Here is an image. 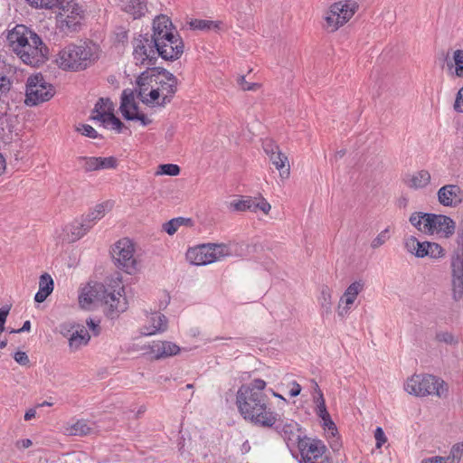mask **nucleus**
Instances as JSON below:
<instances>
[{"label": "nucleus", "mask_w": 463, "mask_h": 463, "mask_svg": "<svg viewBox=\"0 0 463 463\" xmlns=\"http://www.w3.org/2000/svg\"><path fill=\"white\" fill-rule=\"evenodd\" d=\"M124 286L119 278L111 279L106 284L99 282L88 283L79 296L81 308L91 309L95 305L108 307L109 316L113 317L128 308V301L123 296Z\"/></svg>", "instance_id": "nucleus-1"}, {"label": "nucleus", "mask_w": 463, "mask_h": 463, "mask_svg": "<svg viewBox=\"0 0 463 463\" xmlns=\"http://www.w3.org/2000/svg\"><path fill=\"white\" fill-rule=\"evenodd\" d=\"M6 40L10 49L25 63L31 66L43 64L49 49L42 38L24 24H16L7 31Z\"/></svg>", "instance_id": "nucleus-2"}, {"label": "nucleus", "mask_w": 463, "mask_h": 463, "mask_svg": "<svg viewBox=\"0 0 463 463\" xmlns=\"http://www.w3.org/2000/svg\"><path fill=\"white\" fill-rule=\"evenodd\" d=\"M237 403L241 415L256 425L271 428L279 420V414L267 407L268 397L264 393L239 390Z\"/></svg>", "instance_id": "nucleus-3"}, {"label": "nucleus", "mask_w": 463, "mask_h": 463, "mask_svg": "<svg viewBox=\"0 0 463 463\" xmlns=\"http://www.w3.org/2000/svg\"><path fill=\"white\" fill-rule=\"evenodd\" d=\"M99 55V46L91 42L69 44L61 50L56 63L62 70L81 71L92 64Z\"/></svg>", "instance_id": "nucleus-4"}, {"label": "nucleus", "mask_w": 463, "mask_h": 463, "mask_svg": "<svg viewBox=\"0 0 463 463\" xmlns=\"http://www.w3.org/2000/svg\"><path fill=\"white\" fill-rule=\"evenodd\" d=\"M404 390L417 397L427 395L445 397L448 394L447 383L431 374H413L406 381Z\"/></svg>", "instance_id": "nucleus-5"}, {"label": "nucleus", "mask_w": 463, "mask_h": 463, "mask_svg": "<svg viewBox=\"0 0 463 463\" xmlns=\"http://www.w3.org/2000/svg\"><path fill=\"white\" fill-rule=\"evenodd\" d=\"M357 9V3L351 0L332 4L324 14V29L329 33L337 31L354 16Z\"/></svg>", "instance_id": "nucleus-6"}, {"label": "nucleus", "mask_w": 463, "mask_h": 463, "mask_svg": "<svg viewBox=\"0 0 463 463\" xmlns=\"http://www.w3.org/2000/svg\"><path fill=\"white\" fill-rule=\"evenodd\" d=\"M115 265L128 274L137 270V261L135 256L134 243L128 238L117 241L111 250Z\"/></svg>", "instance_id": "nucleus-7"}, {"label": "nucleus", "mask_w": 463, "mask_h": 463, "mask_svg": "<svg viewBox=\"0 0 463 463\" xmlns=\"http://www.w3.org/2000/svg\"><path fill=\"white\" fill-rule=\"evenodd\" d=\"M54 94L53 88L47 83L43 75L30 76L26 82L25 104L36 106L49 100Z\"/></svg>", "instance_id": "nucleus-8"}, {"label": "nucleus", "mask_w": 463, "mask_h": 463, "mask_svg": "<svg viewBox=\"0 0 463 463\" xmlns=\"http://www.w3.org/2000/svg\"><path fill=\"white\" fill-rule=\"evenodd\" d=\"M156 42L147 34L139 35L133 41V57L136 64L146 65L147 67L156 64L157 53Z\"/></svg>", "instance_id": "nucleus-9"}, {"label": "nucleus", "mask_w": 463, "mask_h": 463, "mask_svg": "<svg viewBox=\"0 0 463 463\" xmlns=\"http://www.w3.org/2000/svg\"><path fill=\"white\" fill-rule=\"evenodd\" d=\"M298 449L304 463H328L329 459L324 456L326 448L319 439L304 437L298 441Z\"/></svg>", "instance_id": "nucleus-10"}, {"label": "nucleus", "mask_w": 463, "mask_h": 463, "mask_svg": "<svg viewBox=\"0 0 463 463\" xmlns=\"http://www.w3.org/2000/svg\"><path fill=\"white\" fill-rule=\"evenodd\" d=\"M157 55L166 61L177 60L184 52V43L177 34L156 42Z\"/></svg>", "instance_id": "nucleus-11"}, {"label": "nucleus", "mask_w": 463, "mask_h": 463, "mask_svg": "<svg viewBox=\"0 0 463 463\" xmlns=\"http://www.w3.org/2000/svg\"><path fill=\"white\" fill-rule=\"evenodd\" d=\"M83 14L84 11L79 4L68 2L67 5L62 7V13L61 14V17H63L61 21V29L68 32L78 31Z\"/></svg>", "instance_id": "nucleus-12"}, {"label": "nucleus", "mask_w": 463, "mask_h": 463, "mask_svg": "<svg viewBox=\"0 0 463 463\" xmlns=\"http://www.w3.org/2000/svg\"><path fill=\"white\" fill-rule=\"evenodd\" d=\"M155 78L156 79L155 85L158 86L162 96L161 103H169L177 90L178 80L176 77L173 73L162 70L158 72L155 71Z\"/></svg>", "instance_id": "nucleus-13"}, {"label": "nucleus", "mask_w": 463, "mask_h": 463, "mask_svg": "<svg viewBox=\"0 0 463 463\" xmlns=\"http://www.w3.org/2000/svg\"><path fill=\"white\" fill-rule=\"evenodd\" d=\"M427 226L430 227V232L428 233L430 234H439L441 237L449 238L455 232V222L454 221L446 216L440 214H431V216L427 217Z\"/></svg>", "instance_id": "nucleus-14"}, {"label": "nucleus", "mask_w": 463, "mask_h": 463, "mask_svg": "<svg viewBox=\"0 0 463 463\" xmlns=\"http://www.w3.org/2000/svg\"><path fill=\"white\" fill-rule=\"evenodd\" d=\"M175 28L171 20L164 14H160L154 19L153 34L149 36L155 42L162 39H167L170 36L177 34L174 32Z\"/></svg>", "instance_id": "nucleus-15"}, {"label": "nucleus", "mask_w": 463, "mask_h": 463, "mask_svg": "<svg viewBox=\"0 0 463 463\" xmlns=\"http://www.w3.org/2000/svg\"><path fill=\"white\" fill-rule=\"evenodd\" d=\"M166 328V317L158 312H153L146 316L145 324L141 328V334L144 335H152L156 333L164 332Z\"/></svg>", "instance_id": "nucleus-16"}, {"label": "nucleus", "mask_w": 463, "mask_h": 463, "mask_svg": "<svg viewBox=\"0 0 463 463\" xmlns=\"http://www.w3.org/2000/svg\"><path fill=\"white\" fill-rule=\"evenodd\" d=\"M273 427H275L276 431L280 434L285 440L291 441L293 443L297 442L298 444V441L303 439L300 438L299 435V425L292 420L283 421L279 416V420Z\"/></svg>", "instance_id": "nucleus-17"}, {"label": "nucleus", "mask_w": 463, "mask_h": 463, "mask_svg": "<svg viewBox=\"0 0 463 463\" xmlns=\"http://www.w3.org/2000/svg\"><path fill=\"white\" fill-rule=\"evenodd\" d=\"M363 288L364 284L361 281H354L346 288L338 306V315L340 317L347 314Z\"/></svg>", "instance_id": "nucleus-18"}, {"label": "nucleus", "mask_w": 463, "mask_h": 463, "mask_svg": "<svg viewBox=\"0 0 463 463\" xmlns=\"http://www.w3.org/2000/svg\"><path fill=\"white\" fill-rule=\"evenodd\" d=\"M452 298L458 301L463 297V262L451 260Z\"/></svg>", "instance_id": "nucleus-19"}, {"label": "nucleus", "mask_w": 463, "mask_h": 463, "mask_svg": "<svg viewBox=\"0 0 463 463\" xmlns=\"http://www.w3.org/2000/svg\"><path fill=\"white\" fill-rule=\"evenodd\" d=\"M439 202L444 206H456L461 202L460 188L454 184H447L438 191Z\"/></svg>", "instance_id": "nucleus-20"}, {"label": "nucleus", "mask_w": 463, "mask_h": 463, "mask_svg": "<svg viewBox=\"0 0 463 463\" xmlns=\"http://www.w3.org/2000/svg\"><path fill=\"white\" fill-rule=\"evenodd\" d=\"M91 228V224L82 222L74 221L65 226L62 241L67 242H74L83 237Z\"/></svg>", "instance_id": "nucleus-21"}, {"label": "nucleus", "mask_w": 463, "mask_h": 463, "mask_svg": "<svg viewBox=\"0 0 463 463\" xmlns=\"http://www.w3.org/2000/svg\"><path fill=\"white\" fill-rule=\"evenodd\" d=\"M211 253L209 244H203L194 249H189L186 252V259L194 265H206L213 263Z\"/></svg>", "instance_id": "nucleus-22"}, {"label": "nucleus", "mask_w": 463, "mask_h": 463, "mask_svg": "<svg viewBox=\"0 0 463 463\" xmlns=\"http://www.w3.org/2000/svg\"><path fill=\"white\" fill-rule=\"evenodd\" d=\"M118 5L134 20L140 19L147 12L146 0H119Z\"/></svg>", "instance_id": "nucleus-23"}, {"label": "nucleus", "mask_w": 463, "mask_h": 463, "mask_svg": "<svg viewBox=\"0 0 463 463\" xmlns=\"http://www.w3.org/2000/svg\"><path fill=\"white\" fill-rule=\"evenodd\" d=\"M120 111L123 117L128 120H135L138 114V108L134 99L132 90H125L121 97Z\"/></svg>", "instance_id": "nucleus-24"}, {"label": "nucleus", "mask_w": 463, "mask_h": 463, "mask_svg": "<svg viewBox=\"0 0 463 463\" xmlns=\"http://www.w3.org/2000/svg\"><path fill=\"white\" fill-rule=\"evenodd\" d=\"M155 69L146 71L138 77L137 83L138 86V98L141 101H147L149 90L155 87Z\"/></svg>", "instance_id": "nucleus-25"}, {"label": "nucleus", "mask_w": 463, "mask_h": 463, "mask_svg": "<svg viewBox=\"0 0 463 463\" xmlns=\"http://www.w3.org/2000/svg\"><path fill=\"white\" fill-rule=\"evenodd\" d=\"M151 354L156 359H161L176 354L180 348L171 342L154 343L151 347Z\"/></svg>", "instance_id": "nucleus-26"}, {"label": "nucleus", "mask_w": 463, "mask_h": 463, "mask_svg": "<svg viewBox=\"0 0 463 463\" xmlns=\"http://www.w3.org/2000/svg\"><path fill=\"white\" fill-rule=\"evenodd\" d=\"M114 111L113 103L109 99L100 98L95 104L92 110L91 118L94 120L102 121L106 116Z\"/></svg>", "instance_id": "nucleus-27"}, {"label": "nucleus", "mask_w": 463, "mask_h": 463, "mask_svg": "<svg viewBox=\"0 0 463 463\" xmlns=\"http://www.w3.org/2000/svg\"><path fill=\"white\" fill-rule=\"evenodd\" d=\"M53 290V280L45 273L40 277L39 290L35 294L34 300L38 303L43 302Z\"/></svg>", "instance_id": "nucleus-28"}, {"label": "nucleus", "mask_w": 463, "mask_h": 463, "mask_svg": "<svg viewBox=\"0 0 463 463\" xmlns=\"http://www.w3.org/2000/svg\"><path fill=\"white\" fill-rule=\"evenodd\" d=\"M269 160L279 171L281 178L287 179L290 174L288 159L280 150L269 156Z\"/></svg>", "instance_id": "nucleus-29"}, {"label": "nucleus", "mask_w": 463, "mask_h": 463, "mask_svg": "<svg viewBox=\"0 0 463 463\" xmlns=\"http://www.w3.org/2000/svg\"><path fill=\"white\" fill-rule=\"evenodd\" d=\"M112 208V203L109 201L97 204L92 210H90L88 214L84 217V221L91 224H93L103 218L105 214L109 212Z\"/></svg>", "instance_id": "nucleus-30"}, {"label": "nucleus", "mask_w": 463, "mask_h": 463, "mask_svg": "<svg viewBox=\"0 0 463 463\" xmlns=\"http://www.w3.org/2000/svg\"><path fill=\"white\" fill-rule=\"evenodd\" d=\"M92 431V428L85 420H79L74 423H68L64 427V434L68 436H85Z\"/></svg>", "instance_id": "nucleus-31"}, {"label": "nucleus", "mask_w": 463, "mask_h": 463, "mask_svg": "<svg viewBox=\"0 0 463 463\" xmlns=\"http://www.w3.org/2000/svg\"><path fill=\"white\" fill-rule=\"evenodd\" d=\"M426 241L420 242L414 236H410L404 240V248L406 250L417 258L425 257Z\"/></svg>", "instance_id": "nucleus-32"}, {"label": "nucleus", "mask_w": 463, "mask_h": 463, "mask_svg": "<svg viewBox=\"0 0 463 463\" xmlns=\"http://www.w3.org/2000/svg\"><path fill=\"white\" fill-rule=\"evenodd\" d=\"M90 339V335L84 328L76 330L69 338L70 348L73 351L80 349L81 346L86 345Z\"/></svg>", "instance_id": "nucleus-33"}, {"label": "nucleus", "mask_w": 463, "mask_h": 463, "mask_svg": "<svg viewBox=\"0 0 463 463\" xmlns=\"http://www.w3.org/2000/svg\"><path fill=\"white\" fill-rule=\"evenodd\" d=\"M430 174L426 170H420L415 173L408 181V185L411 188H423L429 184Z\"/></svg>", "instance_id": "nucleus-34"}, {"label": "nucleus", "mask_w": 463, "mask_h": 463, "mask_svg": "<svg viewBox=\"0 0 463 463\" xmlns=\"http://www.w3.org/2000/svg\"><path fill=\"white\" fill-rule=\"evenodd\" d=\"M193 224V222L189 218H174L170 220L169 222H165L163 226L164 231L167 232L169 235L175 234L178 228L182 225L191 226Z\"/></svg>", "instance_id": "nucleus-35"}, {"label": "nucleus", "mask_w": 463, "mask_h": 463, "mask_svg": "<svg viewBox=\"0 0 463 463\" xmlns=\"http://www.w3.org/2000/svg\"><path fill=\"white\" fill-rule=\"evenodd\" d=\"M432 213H414L410 217V222L419 231L428 233L430 227L427 226V217L431 216Z\"/></svg>", "instance_id": "nucleus-36"}, {"label": "nucleus", "mask_w": 463, "mask_h": 463, "mask_svg": "<svg viewBox=\"0 0 463 463\" xmlns=\"http://www.w3.org/2000/svg\"><path fill=\"white\" fill-rule=\"evenodd\" d=\"M209 246L211 247L213 262L219 261L224 257L232 255L231 249L226 244L209 243Z\"/></svg>", "instance_id": "nucleus-37"}, {"label": "nucleus", "mask_w": 463, "mask_h": 463, "mask_svg": "<svg viewBox=\"0 0 463 463\" xmlns=\"http://www.w3.org/2000/svg\"><path fill=\"white\" fill-rule=\"evenodd\" d=\"M332 292L328 286L324 285L321 287L320 295L318 297V302L321 306V307L326 312L331 311V306H332Z\"/></svg>", "instance_id": "nucleus-38"}, {"label": "nucleus", "mask_w": 463, "mask_h": 463, "mask_svg": "<svg viewBox=\"0 0 463 463\" xmlns=\"http://www.w3.org/2000/svg\"><path fill=\"white\" fill-rule=\"evenodd\" d=\"M250 208H249V211L252 213H257V211L260 210L265 214H268L271 209V205L263 197H261L260 201H258L257 198L250 197Z\"/></svg>", "instance_id": "nucleus-39"}, {"label": "nucleus", "mask_w": 463, "mask_h": 463, "mask_svg": "<svg viewBox=\"0 0 463 463\" xmlns=\"http://www.w3.org/2000/svg\"><path fill=\"white\" fill-rule=\"evenodd\" d=\"M425 252V257L432 259H439L444 256L443 248L436 242L426 241Z\"/></svg>", "instance_id": "nucleus-40"}, {"label": "nucleus", "mask_w": 463, "mask_h": 463, "mask_svg": "<svg viewBox=\"0 0 463 463\" xmlns=\"http://www.w3.org/2000/svg\"><path fill=\"white\" fill-rule=\"evenodd\" d=\"M191 28L194 30H216L219 28V24L208 20H192L190 22Z\"/></svg>", "instance_id": "nucleus-41"}, {"label": "nucleus", "mask_w": 463, "mask_h": 463, "mask_svg": "<svg viewBox=\"0 0 463 463\" xmlns=\"http://www.w3.org/2000/svg\"><path fill=\"white\" fill-rule=\"evenodd\" d=\"M161 93L159 91L158 86L153 87L151 90H149V92L147 94V101H142L143 103L146 105H157V106H165L166 103H161Z\"/></svg>", "instance_id": "nucleus-42"}, {"label": "nucleus", "mask_w": 463, "mask_h": 463, "mask_svg": "<svg viewBox=\"0 0 463 463\" xmlns=\"http://www.w3.org/2000/svg\"><path fill=\"white\" fill-rule=\"evenodd\" d=\"M457 244L458 249L455 250L451 260L457 261L459 260L463 262V225L459 226L457 232Z\"/></svg>", "instance_id": "nucleus-43"}, {"label": "nucleus", "mask_w": 463, "mask_h": 463, "mask_svg": "<svg viewBox=\"0 0 463 463\" xmlns=\"http://www.w3.org/2000/svg\"><path fill=\"white\" fill-rule=\"evenodd\" d=\"M436 340L440 343H445L449 345H456L458 343V339L452 333L448 331H439L436 334Z\"/></svg>", "instance_id": "nucleus-44"}, {"label": "nucleus", "mask_w": 463, "mask_h": 463, "mask_svg": "<svg viewBox=\"0 0 463 463\" xmlns=\"http://www.w3.org/2000/svg\"><path fill=\"white\" fill-rule=\"evenodd\" d=\"M101 122L105 127L110 126L111 128L116 129L118 132H121L124 128V124L119 120V118L115 117L113 112L106 116Z\"/></svg>", "instance_id": "nucleus-45"}, {"label": "nucleus", "mask_w": 463, "mask_h": 463, "mask_svg": "<svg viewBox=\"0 0 463 463\" xmlns=\"http://www.w3.org/2000/svg\"><path fill=\"white\" fill-rule=\"evenodd\" d=\"M180 173V167L177 165L174 164H164L158 166V170L156 171V175H167L171 176H175Z\"/></svg>", "instance_id": "nucleus-46"}, {"label": "nucleus", "mask_w": 463, "mask_h": 463, "mask_svg": "<svg viewBox=\"0 0 463 463\" xmlns=\"http://www.w3.org/2000/svg\"><path fill=\"white\" fill-rule=\"evenodd\" d=\"M455 73L458 77H463V50H456L453 52Z\"/></svg>", "instance_id": "nucleus-47"}, {"label": "nucleus", "mask_w": 463, "mask_h": 463, "mask_svg": "<svg viewBox=\"0 0 463 463\" xmlns=\"http://www.w3.org/2000/svg\"><path fill=\"white\" fill-rule=\"evenodd\" d=\"M266 383L261 379L253 380L248 386H242L240 390L251 391V393H263Z\"/></svg>", "instance_id": "nucleus-48"}, {"label": "nucleus", "mask_w": 463, "mask_h": 463, "mask_svg": "<svg viewBox=\"0 0 463 463\" xmlns=\"http://www.w3.org/2000/svg\"><path fill=\"white\" fill-rule=\"evenodd\" d=\"M323 420V427L326 431L328 438H335L337 434V429L334 421L331 420L330 415L328 417H324L321 419Z\"/></svg>", "instance_id": "nucleus-49"}, {"label": "nucleus", "mask_w": 463, "mask_h": 463, "mask_svg": "<svg viewBox=\"0 0 463 463\" xmlns=\"http://www.w3.org/2000/svg\"><path fill=\"white\" fill-rule=\"evenodd\" d=\"M389 229L382 231L371 242V248L376 250L389 240Z\"/></svg>", "instance_id": "nucleus-50"}, {"label": "nucleus", "mask_w": 463, "mask_h": 463, "mask_svg": "<svg viewBox=\"0 0 463 463\" xmlns=\"http://www.w3.org/2000/svg\"><path fill=\"white\" fill-rule=\"evenodd\" d=\"M250 196L241 197L240 200H236L231 203V207H232L235 211L244 212L250 208Z\"/></svg>", "instance_id": "nucleus-51"}, {"label": "nucleus", "mask_w": 463, "mask_h": 463, "mask_svg": "<svg viewBox=\"0 0 463 463\" xmlns=\"http://www.w3.org/2000/svg\"><path fill=\"white\" fill-rule=\"evenodd\" d=\"M32 6L42 8H52L61 0H26Z\"/></svg>", "instance_id": "nucleus-52"}, {"label": "nucleus", "mask_w": 463, "mask_h": 463, "mask_svg": "<svg viewBox=\"0 0 463 463\" xmlns=\"http://www.w3.org/2000/svg\"><path fill=\"white\" fill-rule=\"evenodd\" d=\"M99 170L115 168L117 165L116 158L109 157H98Z\"/></svg>", "instance_id": "nucleus-53"}, {"label": "nucleus", "mask_w": 463, "mask_h": 463, "mask_svg": "<svg viewBox=\"0 0 463 463\" xmlns=\"http://www.w3.org/2000/svg\"><path fill=\"white\" fill-rule=\"evenodd\" d=\"M84 161V169L87 172L99 170L98 157H80Z\"/></svg>", "instance_id": "nucleus-54"}, {"label": "nucleus", "mask_w": 463, "mask_h": 463, "mask_svg": "<svg viewBox=\"0 0 463 463\" xmlns=\"http://www.w3.org/2000/svg\"><path fill=\"white\" fill-rule=\"evenodd\" d=\"M374 439L376 440V449L382 448V446L387 441V438L381 427L376 428L374 431Z\"/></svg>", "instance_id": "nucleus-55"}, {"label": "nucleus", "mask_w": 463, "mask_h": 463, "mask_svg": "<svg viewBox=\"0 0 463 463\" xmlns=\"http://www.w3.org/2000/svg\"><path fill=\"white\" fill-rule=\"evenodd\" d=\"M238 84L240 85V87L241 88V90H256L260 88V84L258 83H250L248 82L246 80H245V77L244 76H241L239 80H238Z\"/></svg>", "instance_id": "nucleus-56"}, {"label": "nucleus", "mask_w": 463, "mask_h": 463, "mask_svg": "<svg viewBox=\"0 0 463 463\" xmlns=\"http://www.w3.org/2000/svg\"><path fill=\"white\" fill-rule=\"evenodd\" d=\"M79 131L81 132L82 135L96 138L98 137L97 131L90 125H82L80 128H78Z\"/></svg>", "instance_id": "nucleus-57"}, {"label": "nucleus", "mask_w": 463, "mask_h": 463, "mask_svg": "<svg viewBox=\"0 0 463 463\" xmlns=\"http://www.w3.org/2000/svg\"><path fill=\"white\" fill-rule=\"evenodd\" d=\"M454 109L458 112H463V87L458 90L457 94Z\"/></svg>", "instance_id": "nucleus-58"}, {"label": "nucleus", "mask_w": 463, "mask_h": 463, "mask_svg": "<svg viewBox=\"0 0 463 463\" xmlns=\"http://www.w3.org/2000/svg\"><path fill=\"white\" fill-rule=\"evenodd\" d=\"M14 360L22 365H26L29 364V357L24 352H16L14 356Z\"/></svg>", "instance_id": "nucleus-59"}, {"label": "nucleus", "mask_w": 463, "mask_h": 463, "mask_svg": "<svg viewBox=\"0 0 463 463\" xmlns=\"http://www.w3.org/2000/svg\"><path fill=\"white\" fill-rule=\"evenodd\" d=\"M9 314V308L1 307L0 308V334L5 331V324L6 321V317Z\"/></svg>", "instance_id": "nucleus-60"}, {"label": "nucleus", "mask_w": 463, "mask_h": 463, "mask_svg": "<svg viewBox=\"0 0 463 463\" xmlns=\"http://www.w3.org/2000/svg\"><path fill=\"white\" fill-rule=\"evenodd\" d=\"M263 147H264V151L266 152V154L269 156H272L273 154H275L276 152H278L279 150V146L274 145L271 141H268V142L264 143Z\"/></svg>", "instance_id": "nucleus-61"}, {"label": "nucleus", "mask_w": 463, "mask_h": 463, "mask_svg": "<svg viewBox=\"0 0 463 463\" xmlns=\"http://www.w3.org/2000/svg\"><path fill=\"white\" fill-rule=\"evenodd\" d=\"M86 324L95 335L99 334V321H95L92 318H89L86 320Z\"/></svg>", "instance_id": "nucleus-62"}, {"label": "nucleus", "mask_w": 463, "mask_h": 463, "mask_svg": "<svg viewBox=\"0 0 463 463\" xmlns=\"http://www.w3.org/2000/svg\"><path fill=\"white\" fill-rule=\"evenodd\" d=\"M451 454L453 458H459L463 455V443L454 445L451 449Z\"/></svg>", "instance_id": "nucleus-63"}, {"label": "nucleus", "mask_w": 463, "mask_h": 463, "mask_svg": "<svg viewBox=\"0 0 463 463\" xmlns=\"http://www.w3.org/2000/svg\"><path fill=\"white\" fill-rule=\"evenodd\" d=\"M11 83L5 77L0 79V92L5 93L10 90Z\"/></svg>", "instance_id": "nucleus-64"}]
</instances>
